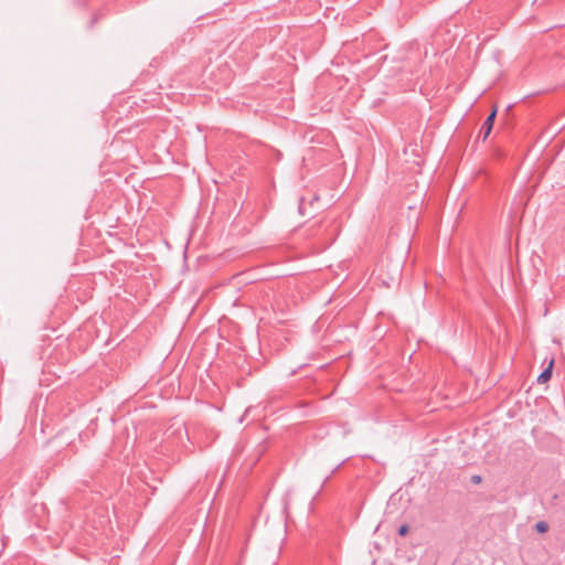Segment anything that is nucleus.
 Segmentation results:
<instances>
[{"label":"nucleus","instance_id":"6","mask_svg":"<svg viewBox=\"0 0 565 565\" xmlns=\"http://www.w3.org/2000/svg\"><path fill=\"white\" fill-rule=\"evenodd\" d=\"M338 467H339V466H337L335 468H333V469H332L331 475H332L333 472H335V470L338 469Z\"/></svg>","mask_w":565,"mask_h":565},{"label":"nucleus","instance_id":"4","mask_svg":"<svg viewBox=\"0 0 565 565\" xmlns=\"http://www.w3.org/2000/svg\"><path fill=\"white\" fill-rule=\"evenodd\" d=\"M482 478L479 475H475L471 477V482L475 484H479L481 482Z\"/></svg>","mask_w":565,"mask_h":565},{"label":"nucleus","instance_id":"5","mask_svg":"<svg viewBox=\"0 0 565 565\" xmlns=\"http://www.w3.org/2000/svg\"><path fill=\"white\" fill-rule=\"evenodd\" d=\"M408 532V526L403 524L399 529H398V534L399 535H405L406 533Z\"/></svg>","mask_w":565,"mask_h":565},{"label":"nucleus","instance_id":"2","mask_svg":"<svg viewBox=\"0 0 565 565\" xmlns=\"http://www.w3.org/2000/svg\"><path fill=\"white\" fill-rule=\"evenodd\" d=\"M554 361L552 360L548 366L537 376V383L544 384L552 377V367Z\"/></svg>","mask_w":565,"mask_h":565},{"label":"nucleus","instance_id":"3","mask_svg":"<svg viewBox=\"0 0 565 565\" xmlns=\"http://www.w3.org/2000/svg\"><path fill=\"white\" fill-rule=\"evenodd\" d=\"M535 527L539 533H545L548 530V524L545 521H540Z\"/></svg>","mask_w":565,"mask_h":565},{"label":"nucleus","instance_id":"1","mask_svg":"<svg viewBox=\"0 0 565 565\" xmlns=\"http://www.w3.org/2000/svg\"><path fill=\"white\" fill-rule=\"evenodd\" d=\"M495 116H497V109L494 108L489 114V116L486 118V120H484V122L482 125L483 139H487L488 136L490 135V132L492 130V127H493V122H494Z\"/></svg>","mask_w":565,"mask_h":565}]
</instances>
